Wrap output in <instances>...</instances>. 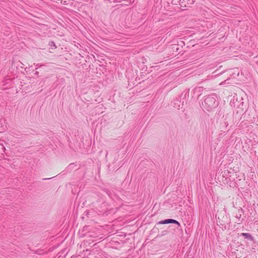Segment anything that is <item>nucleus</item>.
I'll list each match as a JSON object with an SVG mask.
<instances>
[{"label": "nucleus", "mask_w": 258, "mask_h": 258, "mask_svg": "<svg viewBox=\"0 0 258 258\" xmlns=\"http://www.w3.org/2000/svg\"><path fill=\"white\" fill-rule=\"evenodd\" d=\"M242 213V209L241 208L239 209L238 210V213H237L235 216V217L236 218H238L239 219V221H240V219L241 217Z\"/></svg>", "instance_id": "obj_3"}, {"label": "nucleus", "mask_w": 258, "mask_h": 258, "mask_svg": "<svg viewBox=\"0 0 258 258\" xmlns=\"http://www.w3.org/2000/svg\"><path fill=\"white\" fill-rule=\"evenodd\" d=\"M229 80V79H227L226 80L224 81H223L220 84V85H224L226 84V82L227 81H228Z\"/></svg>", "instance_id": "obj_10"}, {"label": "nucleus", "mask_w": 258, "mask_h": 258, "mask_svg": "<svg viewBox=\"0 0 258 258\" xmlns=\"http://www.w3.org/2000/svg\"><path fill=\"white\" fill-rule=\"evenodd\" d=\"M159 223L164 224H169V223H174V224H179V223L177 221L174 220V219H166L164 221H162L160 222Z\"/></svg>", "instance_id": "obj_2"}, {"label": "nucleus", "mask_w": 258, "mask_h": 258, "mask_svg": "<svg viewBox=\"0 0 258 258\" xmlns=\"http://www.w3.org/2000/svg\"><path fill=\"white\" fill-rule=\"evenodd\" d=\"M194 90H195V91H200L201 90V87L196 88Z\"/></svg>", "instance_id": "obj_11"}, {"label": "nucleus", "mask_w": 258, "mask_h": 258, "mask_svg": "<svg viewBox=\"0 0 258 258\" xmlns=\"http://www.w3.org/2000/svg\"><path fill=\"white\" fill-rule=\"evenodd\" d=\"M179 104V105H178V107H177V109H180V105H182V104H181L180 102L178 100H176L174 101V104Z\"/></svg>", "instance_id": "obj_8"}, {"label": "nucleus", "mask_w": 258, "mask_h": 258, "mask_svg": "<svg viewBox=\"0 0 258 258\" xmlns=\"http://www.w3.org/2000/svg\"><path fill=\"white\" fill-rule=\"evenodd\" d=\"M48 45L52 49H55L56 48L54 42L53 41L49 42Z\"/></svg>", "instance_id": "obj_6"}, {"label": "nucleus", "mask_w": 258, "mask_h": 258, "mask_svg": "<svg viewBox=\"0 0 258 258\" xmlns=\"http://www.w3.org/2000/svg\"><path fill=\"white\" fill-rule=\"evenodd\" d=\"M35 74L36 75H38L39 72H36Z\"/></svg>", "instance_id": "obj_13"}, {"label": "nucleus", "mask_w": 258, "mask_h": 258, "mask_svg": "<svg viewBox=\"0 0 258 258\" xmlns=\"http://www.w3.org/2000/svg\"><path fill=\"white\" fill-rule=\"evenodd\" d=\"M2 132V131L0 130V132Z\"/></svg>", "instance_id": "obj_14"}, {"label": "nucleus", "mask_w": 258, "mask_h": 258, "mask_svg": "<svg viewBox=\"0 0 258 258\" xmlns=\"http://www.w3.org/2000/svg\"><path fill=\"white\" fill-rule=\"evenodd\" d=\"M218 97L213 94L206 96L202 103V106L208 111H211L218 105Z\"/></svg>", "instance_id": "obj_1"}, {"label": "nucleus", "mask_w": 258, "mask_h": 258, "mask_svg": "<svg viewBox=\"0 0 258 258\" xmlns=\"http://www.w3.org/2000/svg\"><path fill=\"white\" fill-rule=\"evenodd\" d=\"M3 141H0V145L2 147V149L5 150V147L4 146Z\"/></svg>", "instance_id": "obj_9"}, {"label": "nucleus", "mask_w": 258, "mask_h": 258, "mask_svg": "<svg viewBox=\"0 0 258 258\" xmlns=\"http://www.w3.org/2000/svg\"><path fill=\"white\" fill-rule=\"evenodd\" d=\"M228 114H227L226 116H225V117L224 118V126L227 127L228 125V118L229 117L228 116Z\"/></svg>", "instance_id": "obj_5"}, {"label": "nucleus", "mask_w": 258, "mask_h": 258, "mask_svg": "<svg viewBox=\"0 0 258 258\" xmlns=\"http://www.w3.org/2000/svg\"><path fill=\"white\" fill-rule=\"evenodd\" d=\"M241 235L244 236L245 238L249 239L252 240V238L250 234L248 233H241Z\"/></svg>", "instance_id": "obj_4"}, {"label": "nucleus", "mask_w": 258, "mask_h": 258, "mask_svg": "<svg viewBox=\"0 0 258 258\" xmlns=\"http://www.w3.org/2000/svg\"><path fill=\"white\" fill-rule=\"evenodd\" d=\"M253 122L258 125V115L253 117Z\"/></svg>", "instance_id": "obj_7"}, {"label": "nucleus", "mask_w": 258, "mask_h": 258, "mask_svg": "<svg viewBox=\"0 0 258 258\" xmlns=\"http://www.w3.org/2000/svg\"><path fill=\"white\" fill-rule=\"evenodd\" d=\"M43 66L42 64H40V63H37V64H36V67H37V68H36V69H37L38 67H41V66Z\"/></svg>", "instance_id": "obj_12"}]
</instances>
